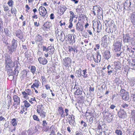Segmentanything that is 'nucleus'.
I'll use <instances>...</instances> for the list:
<instances>
[{"label": "nucleus", "instance_id": "1", "mask_svg": "<svg viewBox=\"0 0 135 135\" xmlns=\"http://www.w3.org/2000/svg\"><path fill=\"white\" fill-rule=\"evenodd\" d=\"M5 59V64L6 68H12L14 66V63L11 60L10 56L8 54H6L4 56Z\"/></svg>", "mask_w": 135, "mask_h": 135}, {"label": "nucleus", "instance_id": "2", "mask_svg": "<svg viewBox=\"0 0 135 135\" xmlns=\"http://www.w3.org/2000/svg\"><path fill=\"white\" fill-rule=\"evenodd\" d=\"M38 11L40 15H41L39 18V21L42 20L43 18L46 19L47 17V11L44 7H40L38 9Z\"/></svg>", "mask_w": 135, "mask_h": 135}, {"label": "nucleus", "instance_id": "3", "mask_svg": "<svg viewBox=\"0 0 135 135\" xmlns=\"http://www.w3.org/2000/svg\"><path fill=\"white\" fill-rule=\"evenodd\" d=\"M37 111L41 118H44L46 116V112L42 104L37 105Z\"/></svg>", "mask_w": 135, "mask_h": 135}, {"label": "nucleus", "instance_id": "4", "mask_svg": "<svg viewBox=\"0 0 135 135\" xmlns=\"http://www.w3.org/2000/svg\"><path fill=\"white\" fill-rule=\"evenodd\" d=\"M17 41L13 38L12 41L11 45L8 47V49L10 53L15 52L17 46Z\"/></svg>", "mask_w": 135, "mask_h": 135}, {"label": "nucleus", "instance_id": "5", "mask_svg": "<svg viewBox=\"0 0 135 135\" xmlns=\"http://www.w3.org/2000/svg\"><path fill=\"white\" fill-rule=\"evenodd\" d=\"M92 11L95 15H96L97 12L98 15L100 16L102 14V11L100 7L99 6H93Z\"/></svg>", "mask_w": 135, "mask_h": 135}, {"label": "nucleus", "instance_id": "6", "mask_svg": "<svg viewBox=\"0 0 135 135\" xmlns=\"http://www.w3.org/2000/svg\"><path fill=\"white\" fill-rule=\"evenodd\" d=\"M121 43L118 41H115L113 46H114V50L116 52L120 51L121 49Z\"/></svg>", "mask_w": 135, "mask_h": 135}, {"label": "nucleus", "instance_id": "7", "mask_svg": "<svg viewBox=\"0 0 135 135\" xmlns=\"http://www.w3.org/2000/svg\"><path fill=\"white\" fill-rule=\"evenodd\" d=\"M40 84V83L39 81L38 80L35 79L34 81V83L31 86V88L32 89L33 88L36 93H38V91H37V90L35 88L37 89L38 88Z\"/></svg>", "mask_w": 135, "mask_h": 135}, {"label": "nucleus", "instance_id": "8", "mask_svg": "<svg viewBox=\"0 0 135 135\" xmlns=\"http://www.w3.org/2000/svg\"><path fill=\"white\" fill-rule=\"evenodd\" d=\"M16 36L20 40L22 39L24 37V35L22 31L20 30H17L16 32Z\"/></svg>", "mask_w": 135, "mask_h": 135}, {"label": "nucleus", "instance_id": "9", "mask_svg": "<svg viewBox=\"0 0 135 135\" xmlns=\"http://www.w3.org/2000/svg\"><path fill=\"white\" fill-rule=\"evenodd\" d=\"M66 37L67 38L70 44H72L75 43L74 36H73V35L69 34L66 35Z\"/></svg>", "mask_w": 135, "mask_h": 135}, {"label": "nucleus", "instance_id": "10", "mask_svg": "<svg viewBox=\"0 0 135 135\" xmlns=\"http://www.w3.org/2000/svg\"><path fill=\"white\" fill-rule=\"evenodd\" d=\"M14 66L15 67L14 70L15 72V75L17 76L18 75L21 68L20 65L19 63L16 62V64L14 65Z\"/></svg>", "mask_w": 135, "mask_h": 135}, {"label": "nucleus", "instance_id": "11", "mask_svg": "<svg viewBox=\"0 0 135 135\" xmlns=\"http://www.w3.org/2000/svg\"><path fill=\"white\" fill-rule=\"evenodd\" d=\"M11 100V97L8 95L7 98H6L5 103L7 106L8 107V109L10 106L12 105Z\"/></svg>", "mask_w": 135, "mask_h": 135}, {"label": "nucleus", "instance_id": "12", "mask_svg": "<svg viewBox=\"0 0 135 135\" xmlns=\"http://www.w3.org/2000/svg\"><path fill=\"white\" fill-rule=\"evenodd\" d=\"M123 41L124 42H129L131 40V38L129 34H123Z\"/></svg>", "mask_w": 135, "mask_h": 135}, {"label": "nucleus", "instance_id": "13", "mask_svg": "<svg viewBox=\"0 0 135 135\" xmlns=\"http://www.w3.org/2000/svg\"><path fill=\"white\" fill-rule=\"evenodd\" d=\"M118 115L120 118H124L126 116V113L123 109H121L118 113Z\"/></svg>", "mask_w": 135, "mask_h": 135}, {"label": "nucleus", "instance_id": "14", "mask_svg": "<svg viewBox=\"0 0 135 135\" xmlns=\"http://www.w3.org/2000/svg\"><path fill=\"white\" fill-rule=\"evenodd\" d=\"M64 60V65L66 67H68L71 62V60L69 57H65Z\"/></svg>", "mask_w": 135, "mask_h": 135}, {"label": "nucleus", "instance_id": "15", "mask_svg": "<svg viewBox=\"0 0 135 135\" xmlns=\"http://www.w3.org/2000/svg\"><path fill=\"white\" fill-rule=\"evenodd\" d=\"M13 99L14 101L13 106L15 105H17L20 104V99L19 97L16 95H14L13 96Z\"/></svg>", "mask_w": 135, "mask_h": 135}, {"label": "nucleus", "instance_id": "16", "mask_svg": "<svg viewBox=\"0 0 135 135\" xmlns=\"http://www.w3.org/2000/svg\"><path fill=\"white\" fill-rule=\"evenodd\" d=\"M57 41L59 40L60 41L62 42H63L65 39V36L64 33H62L61 35H60L59 36L56 37Z\"/></svg>", "mask_w": 135, "mask_h": 135}, {"label": "nucleus", "instance_id": "17", "mask_svg": "<svg viewBox=\"0 0 135 135\" xmlns=\"http://www.w3.org/2000/svg\"><path fill=\"white\" fill-rule=\"evenodd\" d=\"M76 27V30L79 32L82 31L84 29L83 26L79 22L77 23Z\"/></svg>", "mask_w": 135, "mask_h": 135}, {"label": "nucleus", "instance_id": "18", "mask_svg": "<svg viewBox=\"0 0 135 135\" xmlns=\"http://www.w3.org/2000/svg\"><path fill=\"white\" fill-rule=\"evenodd\" d=\"M38 60L40 64L43 65L46 64L47 62V60L45 58L39 57L38 59Z\"/></svg>", "mask_w": 135, "mask_h": 135}, {"label": "nucleus", "instance_id": "19", "mask_svg": "<svg viewBox=\"0 0 135 135\" xmlns=\"http://www.w3.org/2000/svg\"><path fill=\"white\" fill-rule=\"evenodd\" d=\"M128 61L130 66L132 68V69L134 70L135 69V60L133 59L132 60H128Z\"/></svg>", "mask_w": 135, "mask_h": 135}, {"label": "nucleus", "instance_id": "20", "mask_svg": "<svg viewBox=\"0 0 135 135\" xmlns=\"http://www.w3.org/2000/svg\"><path fill=\"white\" fill-rule=\"evenodd\" d=\"M124 9L125 10L128 9L131 5V2L128 1L125 2L124 3Z\"/></svg>", "mask_w": 135, "mask_h": 135}, {"label": "nucleus", "instance_id": "21", "mask_svg": "<svg viewBox=\"0 0 135 135\" xmlns=\"http://www.w3.org/2000/svg\"><path fill=\"white\" fill-rule=\"evenodd\" d=\"M108 69L107 73L108 75H110L111 73H112L114 71L113 68H112L110 65H108L107 67Z\"/></svg>", "mask_w": 135, "mask_h": 135}, {"label": "nucleus", "instance_id": "22", "mask_svg": "<svg viewBox=\"0 0 135 135\" xmlns=\"http://www.w3.org/2000/svg\"><path fill=\"white\" fill-rule=\"evenodd\" d=\"M104 58L107 60L108 59L111 57L110 52L108 50H106L104 52Z\"/></svg>", "mask_w": 135, "mask_h": 135}, {"label": "nucleus", "instance_id": "23", "mask_svg": "<svg viewBox=\"0 0 135 135\" xmlns=\"http://www.w3.org/2000/svg\"><path fill=\"white\" fill-rule=\"evenodd\" d=\"M27 72L26 70L22 71L20 75L21 78L23 79L26 78L27 76Z\"/></svg>", "mask_w": 135, "mask_h": 135}, {"label": "nucleus", "instance_id": "24", "mask_svg": "<svg viewBox=\"0 0 135 135\" xmlns=\"http://www.w3.org/2000/svg\"><path fill=\"white\" fill-rule=\"evenodd\" d=\"M114 64L115 67L114 69H120L121 68V65L119 62H114Z\"/></svg>", "mask_w": 135, "mask_h": 135}, {"label": "nucleus", "instance_id": "25", "mask_svg": "<svg viewBox=\"0 0 135 135\" xmlns=\"http://www.w3.org/2000/svg\"><path fill=\"white\" fill-rule=\"evenodd\" d=\"M63 31L60 30L57 28V30L55 31V34L56 37L59 36L60 35H61L62 33H63Z\"/></svg>", "mask_w": 135, "mask_h": 135}, {"label": "nucleus", "instance_id": "26", "mask_svg": "<svg viewBox=\"0 0 135 135\" xmlns=\"http://www.w3.org/2000/svg\"><path fill=\"white\" fill-rule=\"evenodd\" d=\"M42 40V36L40 35L37 34L36 35L35 37V41L36 42H40Z\"/></svg>", "mask_w": 135, "mask_h": 135}, {"label": "nucleus", "instance_id": "27", "mask_svg": "<svg viewBox=\"0 0 135 135\" xmlns=\"http://www.w3.org/2000/svg\"><path fill=\"white\" fill-rule=\"evenodd\" d=\"M93 58L94 60V61L97 63H99L100 62L101 60V56H96V58H95L93 56Z\"/></svg>", "mask_w": 135, "mask_h": 135}, {"label": "nucleus", "instance_id": "28", "mask_svg": "<svg viewBox=\"0 0 135 135\" xmlns=\"http://www.w3.org/2000/svg\"><path fill=\"white\" fill-rule=\"evenodd\" d=\"M12 68H6L9 75H15V72L14 71V73H13Z\"/></svg>", "mask_w": 135, "mask_h": 135}, {"label": "nucleus", "instance_id": "29", "mask_svg": "<svg viewBox=\"0 0 135 135\" xmlns=\"http://www.w3.org/2000/svg\"><path fill=\"white\" fill-rule=\"evenodd\" d=\"M131 19L132 23L134 25H135V12L133 13L131 16Z\"/></svg>", "mask_w": 135, "mask_h": 135}, {"label": "nucleus", "instance_id": "30", "mask_svg": "<svg viewBox=\"0 0 135 135\" xmlns=\"http://www.w3.org/2000/svg\"><path fill=\"white\" fill-rule=\"evenodd\" d=\"M54 49L51 46H49L48 47V51H49V54H52L54 53Z\"/></svg>", "mask_w": 135, "mask_h": 135}, {"label": "nucleus", "instance_id": "31", "mask_svg": "<svg viewBox=\"0 0 135 135\" xmlns=\"http://www.w3.org/2000/svg\"><path fill=\"white\" fill-rule=\"evenodd\" d=\"M123 94L122 96V98L125 100H128L129 98L128 95L126 94V93H123Z\"/></svg>", "mask_w": 135, "mask_h": 135}, {"label": "nucleus", "instance_id": "32", "mask_svg": "<svg viewBox=\"0 0 135 135\" xmlns=\"http://www.w3.org/2000/svg\"><path fill=\"white\" fill-rule=\"evenodd\" d=\"M4 32L7 35L9 36H11V35L10 32L8 29L7 28H6L4 29Z\"/></svg>", "mask_w": 135, "mask_h": 135}, {"label": "nucleus", "instance_id": "33", "mask_svg": "<svg viewBox=\"0 0 135 135\" xmlns=\"http://www.w3.org/2000/svg\"><path fill=\"white\" fill-rule=\"evenodd\" d=\"M87 70L85 69L83 70V74H81V76H83L84 78H86L87 77L88 74H87Z\"/></svg>", "mask_w": 135, "mask_h": 135}, {"label": "nucleus", "instance_id": "34", "mask_svg": "<svg viewBox=\"0 0 135 135\" xmlns=\"http://www.w3.org/2000/svg\"><path fill=\"white\" fill-rule=\"evenodd\" d=\"M12 124L14 126H16L17 125V123L16 120L15 119H13L11 121Z\"/></svg>", "mask_w": 135, "mask_h": 135}, {"label": "nucleus", "instance_id": "35", "mask_svg": "<svg viewBox=\"0 0 135 135\" xmlns=\"http://www.w3.org/2000/svg\"><path fill=\"white\" fill-rule=\"evenodd\" d=\"M50 23L48 22H47L45 23L44 25V27L46 28H49L50 26Z\"/></svg>", "mask_w": 135, "mask_h": 135}, {"label": "nucleus", "instance_id": "36", "mask_svg": "<svg viewBox=\"0 0 135 135\" xmlns=\"http://www.w3.org/2000/svg\"><path fill=\"white\" fill-rule=\"evenodd\" d=\"M103 114L105 115L106 114H107L106 115V117H107V119H108V118L109 119V117H107V116H109L110 117H112V115H110V114L108 112L105 111L103 113Z\"/></svg>", "mask_w": 135, "mask_h": 135}, {"label": "nucleus", "instance_id": "37", "mask_svg": "<svg viewBox=\"0 0 135 135\" xmlns=\"http://www.w3.org/2000/svg\"><path fill=\"white\" fill-rule=\"evenodd\" d=\"M36 71V68L34 66H31V72L33 74H35V71Z\"/></svg>", "mask_w": 135, "mask_h": 135}, {"label": "nucleus", "instance_id": "38", "mask_svg": "<svg viewBox=\"0 0 135 135\" xmlns=\"http://www.w3.org/2000/svg\"><path fill=\"white\" fill-rule=\"evenodd\" d=\"M14 4V2L12 0H9L7 3V4L9 7H12Z\"/></svg>", "mask_w": 135, "mask_h": 135}, {"label": "nucleus", "instance_id": "39", "mask_svg": "<svg viewBox=\"0 0 135 135\" xmlns=\"http://www.w3.org/2000/svg\"><path fill=\"white\" fill-rule=\"evenodd\" d=\"M84 6H82L80 7V8L76 9V12H80L84 11Z\"/></svg>", "mask_w": 135, "mask_h": 135}, {"label": "nucleus", "instance_id": "40", "mask_svg": "<svg viewBox=\"0 0 135 135\" xmlns=\"http://www.w3.org/2000/svg\"><path fill=\"white\" fill-rule=\"evenodd\" d=\"M23 102L24 103V105L26 107L28 108L30 105V104L27 101L25 100Z\"/></svg>", "mask_w": 135, "mask_h": 135}, {"label": "nucleus", "instance_id": "41", "mask_svg": "<svg viewBox=\"0 0 135 135\" xmlns=\"http://www.w3.org/2000/svg\"><path fill=\"white\" fill-rule=\"evenodd\" d=\"M115 133L117 135H122V132L120 130L116 129L115 131Z\"/></svg>", "mask_w": 135, "mask_h": 135}, {"label": "nucleus", "instance_id": "42", "mask_svg": "<svg viewBox=\"0 0 135 135\" xmlns=\"http://www.w3.org/2000/svg\"><path fill=\"white\" fill-rule=\"evenodd\" d=\"M23 94V96L26 99H28L29 98V97L30 96L29 93H22Z\"/></svg>", "mask_w": 135, "mask_h": 135}, {"label": "nucleus", "instance_id": "43", "mask_svg": "<svg viewBox=\"0 0 135 135\" xmlns=\"http://www.w3.org/2000/svg\"><path fill=\"white\" fill-rule=\"evenodd\" d=\"M11 11L12 13H14L15 14L16 13V10L15 7H11Z\"/></svg>", "mask_w": 135, "mask_h": 135}, {"label": "nucleus", "instance_id": "44", "mask_svg": "<svg viewBox=\"0 0 135 135\" xmlns=\"http://www.w3.org/2000/svg\"><path fill=\"white\" fill-rule=\"evenodd\" d=\"M80 71L79 70H77L76 71V73H78V76L79 77H81V69H80Z\"/></svg>", "mask_w": 135, "mask_h": 135}, {"label": "nucleus", "instance_id": "45", "mask_svg": "<svg viewBox=\"0 0 135 135\" xmlns=\"http://www.w3.org/2000/svg\"><path fill=\"white\" fill-rule=\"evenodd\" d=\"M81 123L84 127H86L87 126V124L86 123L84 122L83 120L81 121Z\"/></svg>", "mask_w": 135, "mask_h": 135}, {"label": "nucleus", "instance_id": "46", "mask_svg": "<svg viewBox=\"0 0 135 135\" xmlns=\"http://www.w3.org/2000/svg\"><path fill=\"white\" fill-rule=\"evenodd\" d=\"M33 118L35 120L39 121V119L38 118V117L35 115H33Z\"/></svg>", "mask_w": 135, "mask_h": 135}, {"label": "nucleus", "instance_id": "47", "mask_svg": "<svg viewBox=\"0 0 135 135\" xmlns=\"http://www.w3.org/2000/svg\"><path fill=\"white\" fill-rule=\"evenodd\" d=\"M89 122L90 124H91L93 122V117L91 116L89 118Z\"/></svg>", "mask_w": 135, "mask_h": 135}, {"label": "nucleus", "instance_id": "48", "mask_svg": "<svg viewBox=\"0 0 135 135\" xmlns=\"http://www.w3.org/2000/svg\"><path fill=\"white\" fill-rule=\"evenodd\" d=\"M122 106L123 108L127 109V108L128 107V105L126 104H123L122 105Z\"/></svg>", "mask_w": 135, "mask_h": 135}, {"label": "nucleus", "instance_id": "49", "mask_svg": "<svg viewBox=\"0 0 135 135\" xmlns=\"http://www.w3.org/2000/svg\"><path fill=\"white\" fill-rule=\"evenodd\" d=\"M59 113H61L64 111V110L62 107H59L58 108V109Z\"/></svg>", "mask_w": 135, "mask_h": 135}, {"label": "nucleus", "instance_id": "50", "mask_svg": "<svg viewBox=\"0 0 135 135\" xmlns=\"http://www.w3.org/2000/svg\"><path fill=\"white\" fill-rule=\"evenodd\" d=\"M104 102V101H103V100H102V101H100V102H99V103H98V104H97V105L98 107H101V106H100L101 105H103V102Z\"/></svg>", "mask_w": 135, "mask_h": 135}, {"label": "nucleus", "instance_id": "51", "mask_svg": "<svg viewBox=\"0 0 135 135\" xmlns=\"http://www.w3.org/2000/svg\"><path fill=\"white\" fill-rule=\"evenodd\" d=\"M42 125L44 127H46L47 125V123H46V121L45 120H44L43 121V123Z\"/></svg>", "mask_w": 135, "mask_h": 135}, {"label": "nucleus", "instance_id": "52", "mask_svg": "<svg viewBox=\"0 0 135 135\" xmlns=\"http://www.w3.org/2000/svg\"><path fill=\"white\" fill-rule=\"evenodd\" d=\"M5 119L2 116V113L1 112L0 113V122L2 120H4Z\"/></svg>", "mask_w": 135, "mask_h": 135}, {"label": "nucleus", "instance_id": "53", "mask_svg": "<svg viewBox=\"0 0 135 135\" xmlns=\"http://www.w3.org/2000/svg\"><path fill=\"white\" fill-rule=\"evenodd\" d=\"M34 25L35 27H38L40 25L39 22H34Z\"/></svg>", "mask_w": 135, "mask_h": 135}, {"label": "nucleus", "instance_id": "54", "mask_svg": "<svg viewBox=\"0 0 135 135\" xmlns=\"http://www.w3.org/2000/svg\"><path fill=\"white\" fill-rule=\"evenodd\" d=\"M75 50L76 49L75 48L74 49L72 47L69 48V50L70 52L73 51L74 52H75Z\"/></svg>", "mask_w": 135, "mask_h": 135}, {"label": "nucleus", "instance_id": "55", "mask_svg": "<svg viewBox=\"0 0 135 135\" xmlns=\"http://www.w3.org/2000/svg\"><path fill=\"white\" fill-rule=\"evenodd\" d=\"M4 10L5 11H7L9 9L8 7L6 5H4Z\"/></svg>", "mask_w": 135, "mask_h": 135}, {"label": "nucleus", "instance_id": "56", "mask_svg": "<svg viewBox=\"0 0 135 135\" xmlns=\"http://www.w3.org/2000/svg\"><path fill=\"white\" fill-rule=\"evenodd\" d=\"M14 75H9V79L11 80H13L14 79Z\"/></svg>", "mask_w": 135, "mask_h": 135}, {"label": "nucleus", "instance_id": "57", "mask_svg": "<svg viewBox=\"0 0 135 135\" xmlns=\"http://www.w3.org/2000/svg\"><path fill=\"white\" fill-rule=\"evenodd\" d=\"M75 135H83L82 133L81 132L77 131L75 132Z\"/></svg>", "mask_w": 135, "mask_h": 135}, {"label": "nucleus", "instance_id": "58", "mask_svg": "<svg viewBox=\"0 0 135 135\" xmlns=\"http://www.w3.org/2000/svg\"><path fill=\"white\" fill-rule=\"evenodd\" d=\"M43 50L44 51H45L46 52L48 51V47L47 49L46 47L45 46H43Z\"/></svg>", "mask_w": 135, "mask_h": 135}, {"label": "nucleus", "instance_id": "59", "mask_svg": "<svg viewBox=\"0 0 135 135\" xmlns=\"http://www.w3.org/2000/svg\"><path fill=\"white\" fill-rule=\"evenodd\" d=\"M131 115L133 117H135V110L132 111Z\"/></svg>", "mask_w": 135, "mask_h": 135}, {"label": "nucleus", "instance_id": "60", "mask_svg": "<svg viewBox=\"0 0 135 135\" xmlns=\"http://www.w3.org/2000/svg\"><path fill=\"white\" fill-rule=\"evenodd\" d=\"M70 14L71 15L70 16V17H75L74 14V12H73L72 11H70Z\"/></svg>", "mask_w": 135, "mask_h": 135}, {"label": "nucleus", "instance_id": "61", "mask_svg": "<svg viewBox=\"0 0 135 135\" xmlns=\"http://www.w3.org/2000/svg\"><path fill=\"white\" fill-rule=\"evenodd\" d=\"M27 109L26 108H24L21 110L20 112V113L21 114H22L24 112H25L26 110Z\"/></svg>", "mask_w": 135, "mask_h": 135}, {"label": "nucleus", "instance_id": "62", "mask_svg": "<svg viewBox=\"0 0 135 135\" xmlns=\"http://www.w3.org/2000/svg\"><path fill=\"white\" fill-rule=\"evenodd\" d=\"M65 112L66 113V115L67 116L68 115V112H69V110L68 109L65 108Z\"/></svg>", "mask_w": 135, "mask_h": 135}, {"label": "nucleus", "instance_id": "63", "mask_svg": "<svg viewBox=\"0 0 135 135\" xmlns=\"http://www.w3.org/2000/svg\"><path fill=\"white\" fill-rule=\"evenodd\" d=\"M22 47L23 49L25 50V51H27V48L26 46L25 45H22Z\"/></svg>", "mask_w": 135, "mask_h": 135}, {"label": "nucleus", "instance_id": "64", "mask_svg": "<svg viewBox=\"0 0 135 135\" xmlns=\"http://www.w3.org/2000/svg\"><path fill=\"white\" fill-rule=\"evenodd\" d=\"M50 18L51 19L53 20L54 19V14L53 13H51L50 15Z\"/></svg>", "mask_w": 135, "mask_h": 135}]
</instances>
